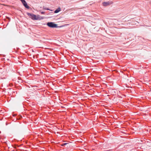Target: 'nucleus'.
<instances>
[{
  "label": "nucleus",
  "instance_id": "20e7f679",
  "mask_svg": "<svg viewBox=\"0 0 151 151\" xmlns=\"http://www.w3.org/2000/svg\"><path fill=\"white\" fill-rule=\"evenodd\" d=\"M22 3H23L24 6L27 8L29 9V7L27 5V2L24 0H21Z\"/></svg>",
  "mask_w": 151,
  "mask_h": 151
},
{
  "label": "nucleus",
  "instance_id": "f03ea898",
  "mask_svg": "<svg viewBox=\"0 0 151 151\" xmlns=\"http://www.w3.org/2000/svg\"><path fill=\"white\" fill-rule=\"evenodd\" d=\"M47 25L50 27L57 28L58 26L57 24H54L52 22H48L47 23Z\"/></svg>",
  "mask_w": 151,
  "mask_h": 151
},
{
  "label": "nucleus",
  "instance_id": "7ed1b4c3",
  "mask_svg": "<svg viewBox=\"0 0 151 151\" xmlns=\"http://www.w3.org/2000/svg\"><path fill=\"white\" fill-rule=\"evenodd\" d=\"M113 2L111 1L104 2L102 3L103 5L104 6H106L112 4Z\"/></svg>",
  "mask_w": 151,
  "mask_h": 151
},
{
  "label": "nucleus",
  "instance_id": "6e6552de",
  "mask_svg": "<svg viewBox=\"0 0 151 151\" xmlns=\"http://www.w3.org/2000/svg\"><path fill=\"white\" fill-rule=\"evenodd\" d=\"M41 13L42 14H45V12H41Z\"/></svg>",
  "mask_w": 151,
  "mask_h": 151
},
{
  "label": "nucleus",
  "instance_id": "f257e3e1",
  "mask_svg": "<svg viewBox=\"0 0 151 151\" xmlns=\"http://www.w3.org/2000/svg\"><path fill=\"white\" fill-rule=\"evenodd\" d=\"M27 14L31 19L33 20H39L43 19L42 17H40L38 15L36 16L34 14H31L29 13H27Z\"/></svg>",
  "mask_w": 151,
  "mask_h": 151
},
{
  "label": "nucleus",
  "instance_id": "0eeeda50",
  "mask_svg": "<svg viewBox=\"0 0 151 151\" xmlns=\"http://www.w3.org/2000/svg\"><path fill=\"white\" fill-rule=\"evenodd\" d=\"M67 144V143H64V144H63L62 145L63 146H64V145H66V144Z\"/></svg>",
  "mask_w": 151,
  "mask_h": 151
},
{
  "label": "nucleus",
  "instance_id": "423d86ee",
  "mask_svg": "<svg viewBox=\"0 0 151 151\" xmlns=\"http://www.w3.org/2000/svg\"><path fill=\"white\" fill-rule=\"evenodd\" d=\"M43 9H44L47 10H50L49 9V8H45L44 7H43Z\"/></svg>",
  "mask_w": 151,
  "mask_h": 151
},
{
  "label": "nucleus",
  "instance_id": "39448f33",
  "mask_svg": "<svg viewBox=\"0 0 151 151\" xmlns=\"http://www.w3.org/2000/svg\"><path fill=\"white\" fill-rule=\"evenodd\" d=\"M60 8H58L55 11L54 13H57L59 12L60 11Z\"/></svg>",
  "mask_w": 151,
  "mask_h": 151
}]
</instances>
